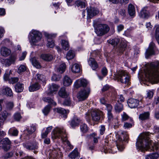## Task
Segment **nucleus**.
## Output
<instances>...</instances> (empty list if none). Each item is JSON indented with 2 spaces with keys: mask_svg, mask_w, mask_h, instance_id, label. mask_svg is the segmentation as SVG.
<instances>
[{
  "mask_svg": "<svg viewBox=\"0 0 159 159\" xmlns=\"http://www.w3.org/2000/svg\"><path fill=\"white\" fill-rule=\"evenodd\" d=\"M145 74L148 80L154 83H158L159 82V61L151 63L150 68L145 71Z\"/></svg>",
  "mask_w": 159,
  "mask_h": 159,
  "instance_id": "obj_1",
  "label": "nucleus"
},
{
  "mask_svg": "<svg viewBox=\"0 0 159 159\" xmlns=\"http://www.w3.org/2000/svg\"><path fill=\"white\" fill-rule=\"evenodd\" d=\"M120 134L117 135L118 139L116 141V145L118 149L120 151H123L124 148V141H127L129 137L126 132L121 131Z\"/></svg>",
  "mask_w": 159,
  "mask_h": 159,
  "instance_id": "obj_2",
  "label": "nucleus"
},
{
  "mask_svg": "<svg viewBox=\"0 0 159 159\" xmlns=\"http://www.w3.org/2000/svg\"><path fill=\"white\" fill-rule=\"evenodd\" d=\"M117 81L123 84H128L129 83V77L128 73L125 71L120 70L115 75Z\"/></svg>",
  "mask_w": 159,
  "mask_h": 159,
  "instance_id": "obj_3",
  "label": "nucleus"
},
{
  "mask_svg": "<svg viewBox=\"0 0 159 159\" xmlns=\"http://www.w3.org/2000/svg\"><path fill=\"white\" fill-rule=\"evenodd\" d=\"M110 30V28L107 24L98 25L95 29V32L98 36H102L107 33Z\"/></svg>",
  "mask_w": 159,
  "mask_h": 159,
  "instance_id": "obj_4",
  "label": "nucleus"
},
{
  "mask_svg": "<svg viewBox=\"0 0 159 159\" xmlns=\"http://www.w3.org/2000/svg\"><path fill=\"white\" fill-rule=\"evenodd\" d=\"M90 91V88L87 87L79 91L77 94V97L79 101L85 100L88 97Z\"/></svg>",
  "mask_w": 159,
  "mask_h": 159,
  "instance_id": "obj_5",
  "label": "nucleus"
},
{
  "mask_svg": "<svg viewBox=\"0 0 159 159\" xmlns=\"http://www.w3.org/2000/svg\"><path fill=\"white\" fill-rule=\"evenodd\" d=\"M91 120L93 122H98L103 118V113L99 110H93L91 112Z\"/></svg>",
  "mask_w": 159,
  "mask_h": 159,
  "instance_id": "obj_6",
  "label": "nucleus"
},
{
  "mask_svg": "<svg viewBox=\"0 0 159 159\" xmlns=\"http://www.w3.org/2000/svg\"><path fill=\"white\" fill-rule=\"evenodd\" d=\"M32 32L33 35L31 36V40L30 42L31 45H35L40 40L42 34L40 32L37 31L32 30Z\"/></svg>",
  "mask_w": 159,
  "mask_h": 159,
  "instance_id": "obj_7",
  "label": "nucleus"
},
{
  "mask_svg": "<svg viewBox=\"0 0 159 159\" xmlns=\"http://www.w3.org/2000/svg\"><path fill=\"white\" fill-rule=\"evenodd\" d=\"M0 95L12 97L13 93L11 89L7 86H3L0 89Z\"/></svg>",
  "mask_w": 159,
  "mask_h": 159,
  "instance_id": "obj_8",
  "label": "nucleus"
},
{
  "mask_svg": "<svg viewBox=\"0 0 159 159\" xmlns=\"http://www.w3.org/2000/svg\"><path fill=\"white\" fill-rule=\"evenodd\" d=\"M1 143L2 145V148L4 151H7L11 148V142L7 138L2 139Z\"/></svg>",
  "mask_w": 159,
  "mask_h": 159,
  "instance_id": "obj_9",
  "label": "nucleus"
},
{
  "mask_svg": "<svg viewBox=\"0 0 159 159\" xmlns=\"http://www.w3.org/2000/svg\"><path fill=\"white\" fill-rule=\"evenodd\" d=\"M88 84V81L85 79H80L77 80L75 82L74 86L75 88L78 89L80 87H86Z\"/></svg>",
  "mask_w": 159,
  "mask_h": 159,
  "instance_id": "obj_10",
  "label": "nucleus"
},
{
  "mask_svg": "<svg viewBox=\"0 0 159 159\" xmlns=\"http://www.w3.org/2000/svg\"><path fill=\"white\" fill-rule=\"evenodd\" d=\"M16 59V57L15 56H11L8 59H1L0 60L2 63L6 66H9L11 64L14 63Z\"/></svg>",
  "mask_w": 159,
  "mask_h": 159,
  "instance_id": "obj_11",
  "label": "nucleus"
},
{
  "mask_svg": "<svg viewBox=\"0 0 159 159\" xmlns=\"http://www.w3.org/2000/svg\"><path fill=\"white\" fill-rule=\"evenodd\" d=\"M53 133L55 138L59 137L62 138L66 136L65 130L63 129L57 128L54 131H53Z\"/></svg>",
  "mask_w": 159,
  "mask_h": 159,
  "instance_id": "obj_12",
  "label": "nucleus"
},
{
  "mask_svg": "<svg viewBox=\"0 0 159 159\" xmlns=\"http://www.w3.org/2000/svg\"><path fill=\"white\" fill-rule=\"evenodd\" d=\"M87 12L88 13L87 18V19H89L97 15L99 13V11L96 8L90 7L89 8L87 9Z\"/></svg>",
  "mask_w": 159,
  "mask_h": 159,
  "instance_id": "obj_13",
  "label": "nucleus"
},
{
  "mask_svg": "<svg viewBox=\"0 0 159 159\" xmlns=\"http://www.w3.org/2000/svg\"><path fill=\"white\" fill-rule=\"evenodd\" d=\"M155 48V44L153 42H151L148 49L146 51L145 57L146 58H148L150 56L154 54V49Z\"/></svg>",
  "mask_w": 159,
  "mask_h": 159,
  "instance_id": "obj_14",
  "label": "nucleus"
},
{
  "mask_svg": "<svg viewBox=\"0 0 159 159\" xmlns=\"http://www.w3.org/2000/svg\"><path fill=\"white\" fill-rule=\"evenodd\" d=\"M58 85L54 83L52 84L49 85V88L48 92H47L46 93L48 96H53V93H55L57 91L59 88Z\"/></svg>",
  "mask_w": 159,
  "mask_h": 159,
  "instance_id": "obj_15",
  "label": "nucleus"
},
{
  "mask_svg": "<svg viewBox=\"0 0 159 159\" xmlns=\"http://www.w3.org/2000/svg\"><path fill=\"white\" fill-rule=\"evenodd\" d=\"M82 120L77 116H74L70 122V125L71 127L74 128L76 126H78Z\"/></svg>",
  "mask_w": 159,
  "mask_h": 159,
  "instance_id": "obj_16",
  "label": "nucleus"
},
{
  "mask_svg": "<svg viewBox=\"0 0 159 159\" xmlns=\"http://www.w3.org/2000/svg\"><path fill=\"white\" fill-rule=\"evenodd\" d=\"M140 102L139 100L132 98H130L128 100L129 106L131 108H135L137 107L139 104Z\"/></svg>",
  "mask_w": 159,
  "mask_h": 159,
  "instance_id": "obj_17",
  "label": "nucleus"
},
{
  "mask_svg": "<svg viewBox=\"0 0 159 159\" xmlns=\"http://www.w3.org/2000/svg\"><path fill=\"white\" fill-rule=\"evenodd\" d=\"M23 146L25 148L29 150H35L38 148V144L36 142L33 143H23Z\"/></svg>",
  "mask_w": 159,
  "mask_h": 159,
  "instance_id": "obj_18",
  "label": "nucleus"
},
{
  "mask_svg": "<svg viewBox=\"0 0 159 159\" xmlns=\"http://www.w3.org/2000/svg\"><path fill=\"white\" fill-rule=\"evenodd\" d=\"M88 61L89 65L93 70H96L98 68V65L94 58L90 57Z\"/></svg>",
  "mask_w": 159,
  "mask_h": 159,
  "instance_id": "obj_19",
  "label": "nucleus"
},
{
  "mask_svg": "<svg viewBox=\"0 0 159 159\" xmlns=\"http://www.w3.org/2000/svg\"><path fill=\"white\" fill-rule=\"evenodd\" d=\"M45 36L48 38V43H47V46L48 47L53 48L54 46V41L51 39H49L50 38H53L56 37V35L53 34H49L47 33L45 34Z\"/></svg>",
  "mask_w": 159,
  "mask_h": 159,
  "instance_id": "obj_20",
  "label": "nucleus"
},
{
  "mask_svg": "<svg viewBox=\"0 0 159 159\" xmlns=\"http://www.w3.org/2000/svg\"><path fill=\"white\" fill-rule=\"evenodd\" d=\"M60 149L57 148L55 149L54 148V150H52V157L54 159H59L60 157H61L62 156V153L60 152Z\"/></svg>",
  "mask_w": 159,
  "mask_h": 159,
  "instance_id": "obj_21",
  "label": "nucleus"
},
{
  "mask_svg": "<svg viewBox=\"0 0 159 159\" xmlns=\"http://www.w3.org/2000/svg\"><path fill=\"white\" fill-rule=\"evenodd\" d=\"M150 115L149 112H144L140 114L139 118V119L142 121H145L149 119Z\"/></svg>",
  "mask_w": 159,
  "mask_h": 159,
  "instance_id": "obj_22",
  "label": "nucleus"
},
{
  "mask_svg": "<svg viewBox=\"0 0 159 159\" xmlns=\"http://www.w3.org/2000/svg\"><path fill=\"white\" fill-rule=\"evenodd\" d=\"M55 111L63 115V117L66 118L67 117V114L69 112V110H66L62 108H57L55 109Z\"/></svg>",
  "mask_w": 159,
  "mask_h": 159,
  "instance_id": "obj_23",
  "label": "nucleus"
},
{
  "mask_svg": "<svg viewBox=\"0 0 159 159\" xmlns=\"http://www.w3.org/2000/svg\"><path fill=\"white\" fill-rule=\"evenodd\" d=\"M11 53V51L5 47H2L0 50V53L3 57H7L10 55Z\"/></svg>",
  "mask_w": 159,
  "mask_h": 159,
  "instance_id": "obj_24",
  "label": "nucleus"
},
{
  "mask_svg": "<svg viewBox=\"0 0 159 159\" xmlns=\"http://www.w3.org/2000/svg\"><path fill=\"white\" fill-rule=\"evenodd\" d=\"M128 12L129 16L132 17H134L135 16V10L134 7L132 4H129L128 8Z\"/></svg>",
  "mask_w": 159,
  "mask_h": 159,
  "instance_id": "obj_25",
  "label": "nucleus"
},
{
  "mask_svg": "<svg viewBox=\"0 0 159 159\" xmlns=\"http://www.w3.org/2000/svg\"><path fill=\"white\" fill-rule=\"evenodd\" d=\"M147 7H144L141 11L139 15L142 18H148L150 16L149 13L147 10Z\"/></svg>",
  "mask_w": 159,
  "mask_h": 159,
  "instance_id": "obj_26",
  "label": "nucleus"
},
{
  "mask_svg": "<svg viewBox=\"0 0 159 159\" xmlns=\"http://www.w3.org/2000/svg\"><path fill=\"white\" fill-rule=\"evenodd\" d=\"M35 130V127L33 125L30 127V129L29 128L28 129L25 130V132L27 134V135L25 139H29L30 138V135L32 134Z\"/></svg>",
  "mask_w": 159,
  "mask_h": 159,
  "instance_id": "obj_27",
  "label": "nucleus"
},
{
  "mask_svg": "<svg viewBox=\"0 0 159 159\" xmlns=\"http://www.w3.org/2000/svg\"><path fill=\"white\" fill-rule=\"evenodd\" d=\"M40 57L43 60L47 61H51L53 58L52 56L49 53L42 54L40 56Z\"/></svg>",
  "mask_w": 159,
  "mask_h": 159,
  "instance_id": "obj_28",
  "label": "nucleus"
},
{
  "mask_svg": "<svg viewBox=\"0 0 159 159\" xmlns=\"http://www.w3.org/2000/svg\"><path fill=\"white\" fill-rule=\"evenodd\" d=\"M114 109L116 112L119 113L123 110V105L118 100L114 106Z\"/></svg>",
  "mask_w": 159,
  "mask_h": 159,
  "instance_id": "obj_29",
  "label": "nucleus"
},
{
  "mask_svg": "<svg viewBox=\"0 0 159 159\" xmlns=\"http://www.w3.org/2000/svg\"><path fill=\"white\" fill-rule=\"evenodd\" d=\"M58 94L60 97L63 98H67L69 95V94L66 92L65 87L61 88L59 91Z\"/></svg>",
  "mask_w": 159,
  "mask_h": 159,
  "instance_id": "obj_30",
  "label": "nucleus"
},
{
  "mask_svg": "<svg viewBox=\"0 0 159 159\" xmlns=\"http://www.w3.org/2000/svg\"><path fill=\"white\" fill-rule=\"evenodd\" d=\"M11 114L10 112H7L5 111L0 113V117H1V119L4 122L5 121L8 117L11 116Z\"/></svg>",
  "mask_w": 159,
  "mask_h": 159,
  "instance_id": "obj_31",
  "label": "nucleus"
},
{
  "mask_svg": "<svg viewBox=\"0 0 159 159\" xmlns=\"http://www.w3.org/2000/svg\"><path fill=\"white\" fill-rule=\"evenodd\" d=\"M16 91L17 93H20L23 91L24 89V84L20 82L17 83L15 87Z\"/></svg>",
  "mask_w": 159,
  "mask_h": 159,
  "instance_id": "obj_32",
  "label": "nucleus"
},
{
  "mask_svg": "<svg viewBox=\"0 0 159 159\" xmlns=\"http://www.w3.org/2000/svg\"><path fill=\"white\" fill-rule=\"evenodd\" d=\"M79 153L77 150L75 149L70 152L68 156L71 159H78L79 158Z\"/></svg>",
  "mask_w": 159,
  "mask_h": 159,
  "instance_id": "obj_33",
  "label": "nucleus"
},
{
  "mask_svg": "<svg viewBox=\"0 0 159 159\" xmlns=\"http://www.w3.org/2000/svg\"><path fill=\"white\" fill-rule=\"evenodd\" d=\"M72 83V81L70 78L66 75L63 79V84L64 86H68L70 85Z\"/></svg>",
  "mask_w": 159,
  "mask_h": 159,
  "instance_id": "obj_34",
  "label": "nucleus"
},
{
  "mask_svg": "<svg viewBox=\"0 0 159 159\" xmlns=\"http://www.w3.org/2000/svg\"><path fill=\"white\" fill-rule=\"evenodd\" d=\"M40 85L38 83H35L31 85L29 87V90L30 92H34L39 89Z\"/></svg>",
  "mask_w": 159,
  "mask_h": 159,
  "instance_id": "obj_35",
  "label": "nucleus"
},
{
  "mask_svg": "<svg viewBox=\"0 0 159 159\" xmlns=\"http://www.w3.org/2000/svg\"><path fill=\"white\" fill-rule=\"evenodd\" d=\"M120 39L117 38L110 39L107 41V42L113 46L114 47L116 46L119 43Z\"/></svg>",
  "mask_w": 159,
  "mask_h": 159,
  "instance_id": "obj_36",
  "label": "nucleus"
},
{
  "mask_svg": "<svg viewBox=\"0 0 159 159\" xmlns=\"http://www.w3.org/2000/svg\"><path fill=\"white\" fill-rule=\"evenodd\" d=\"M30 61H31L32 65L36 68H39L41 67V66L39 61L35 57H34L31 59Z\"/></svg>",
  "mask_w": 159,
  "mask_h": 159,
  "instance_id": "obj_37",
  "label": "nucleus"
},
{
  "mask_svg": "<svg viewBox=\"0 0 159 159\" xmlns=\"http://www.w3.org/2000/svg\"><path fill=\"white\" fill-rule=\"evenodd\" d=\"M71 70L72 71L75 73H79L80 71V67L79 64H75L71 67Z\"/></svg>",
  "mask_w": 159,
  "mask_h": 159,
  "instance_id": "obj_38",
  "label": "nucleus"
},
{
  "mask_svg": "<svg viewBox=\"0 0 159 159\" xmlns=\"http://www.w3.org/2000/svg\"><path fill=\"white\" fill-rule=\"evenodd\" d=\"M43 100L46 102H48L49 105H56V103L54 102L53 100L49 97H44L43 99Z\"/></svg>",
  "mask_w": 159,
  "mask_h": 159,
  "instance_id": "obj_39",
  "label": "nucleus"
},
{
  "mask_svg": "<svg viewBox=\"0 0 159 159\" xmlns=\"http://www.w3.org/2000/svg\"><path fill=\"white\" fill-rule=\"evenodd\" d=\"M74 57L75 54L74 51L72 50H70L67 54L66 58L69 60L73 59Z\"/></svg>",
  "mask_w": 159,
  "mask_h": 159,
  "instance_id": "obj_40",
  "label": "nucleus"
},
{
  "mask_svg": "<svg viewBox=\"0 0 159 159\" xmlns=\"http://www.w3.org/2000/svg\"><path fill=\"white\" fill-rule=\"evenodd\" d=\"M75 4L77 7H80L81 8L85 7L86 6L85 2L81 0L76 1Z\"/></svg>",
  "mask_w": 159,
  "mask_h": 159,
  "instance_id": "obj_41",
  "label": "nucleus"
},
{
  "mask_svg": "<svg viewBox=\"0 0 159 159\" xmlns=\"http://www.w3.org/2000/svg\"><path fill=\"white\" fill-rule=\"evenodd\" d=\"M61 45L63 49L66 50H68L69 48V45L68 42L65 40H62Z\"/></svg>",
  "mask_w": 159,
  "mask_h": 159,
  "instance_id": "obj_42",
  "label": "nucleus"
},
{
  "mask_svg": "<svg viewBox=\"0 0 159 159\" xmlns=\"http://www.w3.org/2000/svg\"><path fill=\"white\" fill-rule=\"evenodd\" d=\"M127 47V45L124 43H121L118 49L119 52L120 53H123L125 51Z\"/></svg>",
  "mask_w": 159,
  "mask_h": 159,
  "instance_id": "obj_43",
  "label": "nucleus"
},
{
  "mask_svg": "<svg viewBox=\"0 0 159 159\" xmlns=\"http://www.w3.org/2000/svg\"><path fill=\"white\" fill-rule=\"evenodd\" d=\"M66 68V64L63 63L61 64L57 69V71L60 73H63L65 70Z\"/></svg>",
  "mask_w": 159,
  "mask_h": 159,
  "instance_id": "obj_44",
  "label": "nucleus"
},
{
  "mask_svg": "<svg viewBox=\"0 0 159 159\" xmlns=\"http://www.w3.org/2000/svg\"><path fill=\"white\" fill-rule=\"evenodd\" d=\"M159 157L157 153H155L147 156L145 159H157Z\"/></svg>",
  "mask_w": 159,
  "mask_h": 159,
  "instance_id": "obj_45",
  "label": "nucleus"
},
{
  "mask_svg": "<svg viewBox=\"0 0 159 159\" xmlns=\"http://www.w3.org/2000/svg\"><path fill=\"white\" fill-rule=\"evenodd\" d=\"M80 129L83 133H86L88 130V127L85 124H82L80 126Z\"/></svg>",
  "mask_w": 159,
  "mask_h": 159,
  "instance_id": "obj_46",
  "label": "nucleus"
},
{
  "mask_svg": "<svg viewBox=\"0 0 159 159\" xmlns=\"http://www.w3.org/2000/svg\"><path fill=\"white\" fill-rule=\"evenodd\" d=\"M51 107L50 105H48L43 110V112L45 115H47L49 112Z\"/></svg>",
  "mask_w": 159,
  "mask_h": 159,
  "instance_id": "obj_47",
  "label": "nucleus"
},
{
  "mask_svg": "<svg viewBox=\"0 0 159 159\" xmlns=\"http://www.w3.org/2000/svg\"><path fill=\"white\" fill-rule=\"evenodd\" d=\"M26 67L24 65H21L18 68V72L19 74L24 72L26 70Z\"/></svg>",
  "mask_w": 159,
  "mask_h": 159,
  "instance_id": "obj_48",
  "label": "nucleus"
},
{
  "mask_svg": "<svg viewBox=\"0 0 159 159\" xmlns=\"http://www.w3.org/2000/svg\"><path fill=\"white\" fill-rule=\"evenodd\" d=\"M65 99L63 101L62 104L64 106H70L71 103V101L70 98L68 97Z\"/></svg>",
  "mask_w": 159,
  "mask_h": 159,
  "instance_id": "obj_49",
  "label": "nucleus"
},
{
  "mask_svg": "<svg viewBox=\"0 0 159 159\" xmlns=\"http://www.w3.org/2000/svg\"><path fill=\"white\" fill-rule=\"evenodd\" d=\"M37 80L41 81L43 82L45 81V77L44 75L42 74H38L37 75Z\"/></svg>",
  "mask_w": 159,
  "mask_h": 159,
  "instance_id": "obj_50",
  "label": "nucleus"
},
{
  "mask_svg": "<svg viewBox=\"0 0 159 159\" xmlns=\"http://www.w3.org/2000/svg\"><path fill=\"white\" fill-rule=\"evenodd\" d=\"M122 121H125L129 119H130L131 121L133 120L125 112H124L122 115Z\"/></svg>",
  "mask_w": 159,
  "mask_h": 159,
  "instance_id": "obj_51",
  "label": "nucleus"
},
{
  "mask_svg": "<svg viewBox=\"0 0 159 159\" xmlns=\"http://www.w3.org/2000/svg\"><path fill=\"white\" fill-rule=\"evenodd\" d=\"M11 70H7L3 76L4 80L7 81L9 79V75L11 73Z\"/></svg>",
  "mask_w": 159,
  "mask_h": 159,
  "instance_id": "obj_52",
  "label": "nucleus"
},
{
  "mask_svg": "<svg viewBox=\"0 0 159 159\" xmlns=\"http://www.w3.org/2000/svg\"><path fill=\"white\" fill-rule=\"evenodd\" d=\"M13 155V152H11L5 154L4 156V157L6 159L10 158L12 157Z\"/></svg>",
  "mask_w": 159,
  "mask_h": 159,
  "instance_id": "obj_53",
  "label": "nucleus"
},
{
  "mask_svg": "<svg viewBox=\"0 0 159 159\" xmlns=\"http://www.w3.org/2000/svg\"><path fill=\"white\" fill-rule=\"evenodd\" d=\"M14 119L17 121H19L21 118L20 114L19 113H15L14 116Z\"/></svg>",
  "mask_w": 159,
  "mask_h": 159,
  "instance_id": "obj_54",
  "label": "nucleus"
},
{
  "mask_svg": "<svg viewBox=\"0 0 159 159\" xmlns=\"http://www.w3.org/2000/svg\"><path fill=\"white\" fill-rule=\"evenodd\" d=\"M105 106L106 107V109L107 111V112L112 111L113 107L111 104H106Z\"/></svg>",
  "mask_w": 159,
  "mask_h": 159,
  "instance_id": "obj_55",
  "label": "nucleus"
},
{
  "mask_svg": "<svg viewBox=\"0 0 159 159\" xmlns=\"http://www.w3.org/2000/svg\"><path fill=\"white\" fill-rule=\"evenodd\" d=\"M60 78V77L59 75H57L54 74H53L52 77V80L53 81H58Z\"/></svg>",
  "mask_w": 159,
  "mask_h": 159,
  "instance_id": "obj_56",
  "label": "nucleus"
},
{
  "mask_svg": "<svg viewBox=\"0 0 159 159\" xmlns=\"http://www.w3.org/2000/svg\"><path fill=\"white\" fill-rule=\"evenodd\" d=\"M7 107V108L11 109L13 107V103L12 102H7L6 103Z\"/></svg>",
  "mask_w": 159,
  "mask_h": 159,
  "instance_id": "obj_57",
  "label": "nucleus"
},
{
  "mask_svg": "<svg viewBox=\"0 0 159 159\" xmlns=\"http://www.w3.org/2000/svg\"><path fill=\"white\" fill-rule=\"evenodd\" d=\"M91 136L93 138V143H97L98 142V139L96 137V134L95 133H93L91 134Z\"/></svg>",
  "mask_w": 159,
  "mask_h": 159,
  "instance_id": "obj_58",
  "label": "nucleus"
},
{
  "mask_svg": "<svg viewBox=\"0 0 159 159\" xmlns=\"http://www.w3.org/2000/svg\"><path fill=\"white\" fill-rule=\"evenodd\" d=\"M101 72L104 76H106L107 74V69L105 67H103L101 70Z\"/></svg>",
  "mask_w": 159,
  "mask_h": 159,
  "instance_id": "obj_59",
  "label": "nucleus"
},
{
  "mask_svg": "<svg viewBox=\"0 0 159 159\" xmlns=\"http://www.w3.org/2000/svg\"><path fill=\"white\" fill-rule=\"evenodd\" d=\"M18 78L17 77L11 78L10 80V83L12 84H14L18 82Z\"/></svg>",
  "mask_w": 159,
  "mask_h": 159,
  "instance_id": "obj_60",
  "label": "nucleus"
},
{
  "mask_svg": "<svg viewBox=\"0 0 159 159\" xmlns=\"http://www.w3.org/2000/svg\"><path fill=\"white\" fill-rule=\"evenodd\" d=\"M119 13L123 17H125L126 16L125 11L124 9H120L119 11Z\"/></svg>",
  "mask_w": 159,
  "mask_h": 159,
  "instance_id": "obj_61",
  "label": "nucleus"
},
{
  "mask_svg": "<svg viewBox=\"0 0 159 159\" xmlns=\"http://www.w3.org/2000/svg\"><path fill=\"white\" fill-rule=\"evenodd\" d=\"M105 130V128L104 125H102L101 126V128L100 129V134L101 135L104 134V132Z\"/></svg>",
  "mask_w": 159,
  "mask_h": 159,
  "instance_id": "obj_62",
  "label": "nucleus"
},
{
  "mask_svg": "<svg viewBox=\"0 0 159 159\" xmlns=\"http://www.w3.org/2000/svg\"><path fill=\"white\" fill-rule=\"evenodd\" d=\"M156 27L155 37L159 36V25H156Z\"/></svg>",
  "mask_w": 159,
  "mask_h": 159,
  "instance_id": "obj_63",
  "label": "nucleus"
},
{
  "mask_svg": "<svg viewBox=\"0 0 159 159\" xmlns=\"http://www.w3.org/2000/svg\"><path fill=\"white\" fill-rule=\"evenodd\" d=\"M153 131L155 133L159 132V126H154L153 128Z\"/></svg>",
  "mask_w": 159,
  "mask_h": 159,
  "instance_id": "obj_64",
  "label": "nucleus"
}]
</instances>
